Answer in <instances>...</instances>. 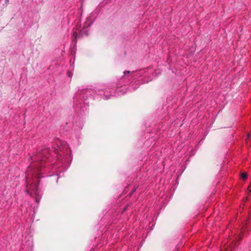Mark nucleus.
<instances>
[{"mask_svg":"<svg viewBox=\"0 0 251 251\" xmlns=\"http://www.w3.org/2000/svg\"><path fill=\"white\" fill-rule=\"evenodd\" d=\"M53 154H56V153L54 151L51 152L49 148H45L36 152L33 155L28 154L30 164L27 167L26 171L27 185L30 174H34L36 175L40 172L44 170L47 171L48 170V163L52 161Z\"/></svg>","mask_w":251,"mask_h":251,"instance_id":"f257e3e1","label":"nucleus"},{"mask_svg":"<svg viewBox=\"0 0 251 251\" xmlns=\"http://www.w3.org/2000/svg\"><path fill=\"white\" fill-rule=\"evenodd\" d=\"M86 34V35H88V31L86 30V29L84 28H83L81 30V31H80V35H78L76 31H74L72 33V37H74V38L75 39H76L77 38H79L80 37L81 35H83V34Z\"/></svg>","mask_w":251,"mask_h":251,"instance_id":"f03ea898","label":"nucleus"},{"mask_svg":"<svg viewBox=\"0 0 251 251\" xmlns=\"http://www.w3.org/2000/svg\"><path fill=\"white\" fill-rule=\"evenodd\" d=\"M241 177L243 179H246L248 177V175L246 173H243L241 174Z\"/></svg>","mask_w":251,"mask_h":251,"instance_id":"7ed1b4c3","label":"nucleus"},{"mask_svg":"<svg viewBox=\"0 0 251 251\" xmlns=\"http://www.w3.org/2000/svg\"><path fill=\"white\" fill-rule=\"evenodd\" d=\"M136 188H134L129 193L130 195H132L136 191Z\"/></svg>","mask_w":251,"mask_h":251,"instance_id":"20e7f679","label":"nucleus"},{"mask_svg":"<svg viewBox=\"0 0 251 251\" xmlns=\"http://www.w3.org/2000/svg\"><path fill=\"white\" fill-rule=\"evenodd\" d=\"M124 73L125 75H126V74H129L130 72L128 71H125Z\"/></svg>","mask_w":251,"mask_h":251,"instance_id":"39448f33","label":"nucleus"},{"mask_svg":"<svg viewBox=\"0 0 251 251\" xmlns=\"http://www.w3.org/2000/svg\"><path fill=\"white\" fill-rule=\"evenodd\" d=\"M248 139L251 138V133H250L248 134Z\"/></svg>","mask_w":251,"mask_h":251,"instance_id":"423d86ee","label":"nucleus"},{"mask_svg":"<svg viewBox=\"0 0 251 251\" xmlns=\"http://www.w3.org/2000/svg\"><path fill=\"white\" fill-rule=\"evenodd\" d=\"M34 187V190L35 191H36L37 190V188H37V186L36 185H35Z\"/></svg>","mask_w":251,"mask_h":251,"instance_id":"0eeeda50","label":"nucleus"},{"mask_svg":"<svg viewBox=\"0 0 251 251\" xmlns=\"http://www.w3.org/2000/svg\"><path fill=\"white\" fill-rule=\"evenodd\" d=\"M82 97H83L84 99L85 98V96H84V94H83V96H82Z\"/></svg>","mask_w":251,"mask_h":251,"instance_id":"6e6552de","label":"nucleus"},{"mask_svg":"<svg viewBox=\"0 0 251 251\" xmlns=\"http://www.w3.org/2000/svg\"><path fill=\"white\" fill-rule=\"evenodd\" d=\"M105 97L106 98V99H108V97H107V96H105Z\"/></svg>","mask_w":251,"mask_h":251,"instance_id":"1a4fd4ad","label":"nucleus"},{"mask_svg":"<svg viewBox=\"0 0 251 251\" xmlns=\"http://www.w3.org/2000/svg\"><path fill=\"white\" fill-rule=\"evenodd\" d=\"M126 207L125 209H124V210H126Z\"/></svg>","mask_w":251,"mask_h":251,"instance_id":"9d476101","label":"nucleus"},{"mask_svg":"<svg viewBox=\"0 0 251 251\" xmlns=\"http://www.w3.org/2000/svg\"><path fill=\"white\" fill-rule=\"evenodd\" d=\"M9 0H6V1H8Z\"/></svg>","mask_w":251,"mask_h":251,"instance_id":"9b49d317","label":"nucleus"}]
</instances>
